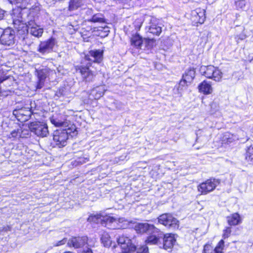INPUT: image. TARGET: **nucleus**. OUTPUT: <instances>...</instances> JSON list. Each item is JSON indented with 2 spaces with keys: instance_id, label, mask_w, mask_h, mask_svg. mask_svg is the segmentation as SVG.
<instances>
[{
  "instance_id": "26",
  "label": "nucleus",
  "mask_w": 253,
  "mask_h": 253,
  "mask_svg": "<svg viewBox=\"0 0 253 253\" xmlns=\"http://www.w3.org/2000/svg\"><path fill=\"white\" fill-rule=\"evenodd\" d=\"M89 20V22L93 23H107L104 15L100 13L94 14L93 16L91 17V19Z\"/></svg>"
},
{
  "instance_id": "12",
  "label": "nucleus",
  "mask_w": 253,
  "mask_h": 253,
  "mask_svg": "<svg viewBox=\"0 0 253 253\" xmlns=\"http://www.w3.org/2000/svg\"><path fill=\"white\" fill-rule=\"evenodd\" d=\"M36 72L38 78V83L37 85V89H41L42 87L46 77L55 74L54 70H51L46 67L39 70L37 69Z\"/></svg>"
},
{
  "instance_id": "25",
  "label": "nucleus",
  "mask_w": 253,
  "mask_h": 253,
  "mask_svg": "<svg viewBox=\"0 0 253 253\" xmlns=\"http://www.w3.org/2000/svg\"><path fill=\"white\" fill-rule=\"evenodd\" d=\"M101 243L105 247L109 248L111 247L113 243L111 240V238L109 234L107 232H103L101 235L100 238Z\"/></svg>"
},
{
  "instance_id": "32",
  "label": "nucleus",
  "mask_w": 253,
  "mask_h": 253,
  "mask_svg": "<svg viewBox=\"0 0 253 253\" xmlns=\"http://www.w3.org/2000/svg\"><path fill=\"white\" fill-rule=\"evenodd\" d=\"M224 246V241L223 239L221 240L218 243L217 246L214 249L215 253H222V250Z\"/></svg>"
},
{
  "instance_id": "52",
  "label": "nucleus",
  "mask_w": 253,
  "mask_h": 253,
  "mask_svg": "<svg viewBox=\"0 0 253 253\" xmlns=\"http://www.w3.org/2000/svg\"><path fill=\"white\" fill-rule=\"evenodd\" d=\"M113 244H114V245H113V247L114 248V247H115V243H114Z\"/></svg>"
},
{
  "instance_id": "21",
  "label": "nucleus",
  "mask_w": 253,
  "mask_h": 253,
  "mask_svg": "<svg viewBox=\"0 0 253 253\" xmlns=\"http://www.w3.org/2000/svg\"><path fill=\"white\" fill-rule=\"evenodd\" d=\"M227 222L230 226H235L242 222V219L238 213H234L227 217Z\"/></svg>"
},
{
  "instance_id": "38",
  "label": "nucleus",
  "mask_w": 253,
  "mask_h": 253,
  "mask_svg": "<svg viewBox=\"0 0 253 253\" xmlns=\"http://www.w3.org/2000/svg\"><path fill=\"white\" fill-rule=\"evenodd\" d=\"M19 134H20V132H19L18 130H14L12 131L10 134L9 138H16Z\"/></svg>"
},
{
  "instance_id": "34",
  "label": "nucleus",
  "mask_w": 253,
  "mask_h": 253,
  "mask_svg": "<svg viewBox=\"0 0 253 253\" xmlns=\"http://www.w3.org/2000/svg\"><path fill=\"white\" fill-rule=\"evenodd\" d=\"M253 158V145L247 147L246 152V158Z\"/></svg>"
},
{
  "instance_id": "7",
  "label": "nucleus",
  "mask_w": 253,
  "mask_h": 253,
  "mask_svg": "<svg viewBox=\"0 0 253 253\" xmlns=\"http://www.w3.org/2000/svg\"><path fill=\"white\" fill-rule=\"evenodd\" d=\"M57 44V42L55 38L51 37L40 42L38 48V51L42 55H46L54 50Z\"/></svg>"
},
{
  "instance_id": "14",
  "label": "nucleus",
  "mask_w": 253,
  "mask_h": 253,
  "mask_svg": "<svg viewBox=\"0 0 253 253\" xmlns=\"http://www.w3.org/2000/svg\"><path fill=\"white\" fill-rule=\"evenodd\" d=\"M88 237L86 236L72 237L68 241L67 244L69 247L78 249L83 247L87 244Z\"/></svg>"
},
{
  "instance_id": "43",
  "label": "nucleus",
  "mask_w": 253,
  "mask_h": 253,
  "mask_svg": "<svg viewBox=\"0 0 253 253\" xmlns=\"http://www.w3.org/2000/svg\"><path fill=\"white\" fill-rule=\"evenodd\" d=\"M8 78V77L7 76L3 75H2V73H0V83L6 80Z\"/></svg>"
},
{
  "instance_id": "39",
  "label": "nucleus",
  "mask_w": 253,
  "mask_h": 253,
  "mask_svg": "<svg viewBox=\"0 0 253 253\" xmlns=\"http://www.w3.org/2000/svg\"><path fill=\"white\" fill-rule=\"evenodd\" d=\"M211 250V246L209 244H206L204 247L203 253H209V251Z\"/></svg>"
},
{
  "instance_id": "22",
  "label": "nucleus",
  "mask_w": 253,
  "mask_h": 253,
  "mask_svg": "<svg viewBox=\"0 0 253 253\" xmlns=\"http://www.w3.org/2000/svg\"><path fill=\"white\" fill-rule=\"evenodd\" d=\"M195 69L193 67H190L186 69L184 74H183L182 78L185 79L189 83H190L195 77Z\"/></svg>"
},
{
  "instance_id": "29",
  "label": "nucleus",
  "mask_w": 253,
  "mask_h": 253,
  "mask_svg": "<svg viewBox=\"0 0 253 253\" xmlns=\"http://www.w3.org/2000/svg\"><path fill=\"white\" fill-rule=\"evenodd\" d=\"M51 123L56 126H66L67 123L64 120L53 116L50 119Z\"/></svg>"
},
{
  "instance_id": "31",
  "label": "nucleus",
  "mask_w": 253,
  "mask_h": 253,
  "mask_svg": "<svg viewBox=\"0 0 253 253\" xmlns=\"http://www.w3.org/2000/svg\"><path fill=\"white\" fill-rule=\"evenodd\" d=\"M82 14H84V18L85 21L89 22V19H91V17L93 16L94 13H93V11L92 9L86 8L83 10Z\"/></svg>"
},
{
  "instance_id": "18",
  "label": "nucleus",
  "mask_w": 253,
  "mask_h": 253,
  "mask_svg": "<svg viewBox=\"0 0 253 253\" xmlns=\"http://www.w3.org/2000/svg\"><path fill=\"white\" fill-rule=\"evenodd\" d=\"M205 10L204 9H196L192 12V20L195 24L204 23L205 19Z\"/></svg>"
},
{
  "instance_id": "50",
  "label": "nucleus",
  "mask_w": 253,
  "mask_h": 253,
  "mask_svg": "<svg viewBox=\"0 0 253 253\" xmlns=\"http://www.w3.org/2000/svg\"><path fill=\"white\" fill-rule=\"evenodd\" d=\"M213 105H215V104H214V103H212L211 104V107H212Z\"/></svg>"
},
{
  "instance_id": "2",
  "label": "nucleus",
  "mask_w": 253,
  "mask_h": 253,
  "mask_svg": "<svg viewBox=\"0 0 253 253\" xmlns=\"http://www.w3.org/2000/svg\"><path fill=\"white\" fill-rule=\"evenodd\" d=\"M30 9L15 8L13 9L11 14L13 19V24L14 28L17 30L18 34L20 35H25L29 33L28 23L24 21L23 15L24 13L28 14Z\"/></svg>"
},
{
  "instance_id": "49",
  "label": "nucleus",
  "mask_w": 253,
  "mask_h": 253,
  "mask_svg": "<svg viewBox=\"0 0 253 253\" xmlns=\"http://www.w3.org/2000/svg\"><path fill=\"white\" fill-rule=\"evenodd\" d=\"M250 164L253 165V159H248Z\"/></svg>"
},
{
  "instance_id": "16",
  "label": "nucleus",
  "mask_w": 253,
  "mask_h": 253,
  "mask_svg": "<svg viewBox=\"0 0 253 253\" xmlns=\"http://www.w3.org/2000/svg\"><path fill=\"white\" fill-rule=\"evenodd\" d=\"M103 54V51L102 50H91L85 55L84 58L87 61L99 63L102 60Z\"/></svg>"
},
{
  "instance_id": "45",
  "label": "nucleus",
  "mask_w": 253,
  "mask_h": 253,
  "mask_svg": "<svg viewBox=\"0 0 253 253\" xmlns=\"http://www.w3.org/2000/svg\"><path fill=\"white\" fill-rule=\"evenodd\" d=\"M82 164V163L81 162L78 161L76 160H75L74 161L72 162V163H71V164L72 165V168H74V167L77 166L78 165H79V164Z\"/></svg>"
},
{
  "instance_id": "11",
  "label": "nucleus",
  "mask_w": 253,
  "mask_h": 253,
  "mask_svg": "<svg viewBox=\"0 0 253 253\" xmlns=\"http://www.w3.org/2000/svg\"><path fill=\"white\" fill-rule=\"evenodd\" d=\"M0 38V43L10 46L14 44L15 42V32L11 28L2 29Z\"/></svg>"
},
{
  "instance_id": "28",
  "label": "nucleus",
  "mask_w": 253,
  "mask_h": 253,
  "mask_svg": "<svg viewBox=\"0 0 253 253\" xmlns=\"http://www.w3.org/2000/svg\"><path fill=\"white\" fill-rule=\"evenodd\" d=\"M83 5V0H70L69 4V10L73 11L77 9Z\"/></svg>"
},
{
  "instance_id": "1",
  "label": "nucleus",
  "mask_w": 253,
  "mask_h": 253,
  "mask_svg": "<svg viewBox=\"0 0 253 253\" xmlns=\"http://www.w3.org/2000/svg\"><path fill=\"white\" fill-rule=\"evenodd\" d=\"M44 13L40 5H34L30 8L28 14L23 15L24 21L28 23L29 34L38 38L41 37L43 33V29L40 24Z\"/></svg>"
},
{
  "instance_id": "17",
  "label": "nucleus",
  "mask_w": 253,
  "mask_h": 253,
  "mask_svg": "<svg viewBox=\"0 0 253 253\" xmlns=\"http://www.w3.org/2000/svg\"><path fill=\"white\" fill-rule=\"evenodd\" d=\"M146 30L147 33L153 35L159 36L162 32V27L157 23L155 19H151L149 25L146 27Z\"/></svg>"
},
{
  "instance_id": "36",
  "label": "nucleus",
  "mask_w": 253,
  "mask_h": 253,
  "mask_svg": "<svg viewBox=\"0 0 253 253\" xmlns=\"http://www.w3.org/2000/svg\"><path fill=\"white\" fill-rule=\"evenodd\" d=\"M137 168L145 169L147 167L146 163L144 161H139L136 164Z\"/></svg>"
},
{
  "instance_id": "15",
  "label": "nucleus",
  "mask_w": 253,
  "mask_h": 253,
  "mask_svg": "<svg viewBox=\"0 0 253 253\" xmlns=\"http://www.w3.org/2000/svg\"><path fill=\"white\" fill-rule=\"evenodd\" d=\"M89 66H90V63H87L86 66L81 65L76 67L77 72H79L84 80L87 82L92 81L94 77L93 73L89 69Z\"/></svg>"
},
{
  "instance_id": "6",
  "label": "nucleus",
  "mask_w": 253,
  "mask_h": 253,
  "mask_svg": "<svg viewBox=\"0 0 253 253\" xmlns=\"http://www.w3.org/2000/svg\"><path fill=\"white\" fill-rule=\"evenodd\" d=\"M70 128L59 129L54 131L53 134V139L55 144L59 147H62L67 145L69 134L71 132Z\"/></svg>"
},
{
  "instance_id": "37",
  "label": "nucleus",
  "mask_w": 253,
  "mask_h": 253,
  "mask_svg": "<svg viewBox=\"0 0 253 253\" xmlns=\"http://www.w3.org/2000/svg\"><path fill=\"white\" fill-rule=\"evenodd\" d=\"M8 1L10 3L12 4H16L18 7L17 8H20V7L21 6V5H19L18 4L20 3L21 0H6Z\"/></svg>"
},
{
  "instance_id": "41",
  "label": "nucleus",
  "mask_w": 253,
  "mask_h": 253,
  "mask_svg": "<svg viewBox=\"0 0 253 253\" xmlns=\"http://www.w3.org/2000/svg\"><path fill=\"white\" fill-rule=\"evenodd\" d=\"M11 229V227L9 226H3L1 228H0V231L1 232H7L8 231H10Z\"/></svg>"
},
{
  "instance_id": "9",
  "label": "nucleus",
  "mask_w": 253,
  "mask_h": 253,
  "mask_svg": "<svg viewBox=\"0 0 253 253\" xmlns=\"http://www.w3.org/2000/svg\"><path fill=\"white\" fill-rule=\"evenodd\" d=\"M220 183L219 179L210 178L200 184L198 186V190L202 194H207L213 191Z\"/></svg>"
},
{
  "instance_id": "44",
  "label": "nucleus",
  "mask_w": 253,
  "mask_h": 253,
  "mask_svg": "<svg viewBox=\"0 0 253 253\" xmlns=\"http://www.w3.org/2000/svg\"><path fill=\"white\" fill-rule=\"evenodd\" d=\"M67 241V240L66 238H64L63 240L58 241L56 243V246H61V245H64V244H65L66 243Z\"/></svg>"
},
{
  "instance_id": "42",
  "label": "nucleus",
  "mask_w": 253,
  "mask_h": 253,
  "mask_svg": "<svg viewBox=\"0 0 253 253\" xmlns=\"http://www.w3.org/2000/svg\"><path fill=\"white\" fill-rule=\"evenodd\" d=\"M96 91L99 92L98 94L96 95V97L97 98H99L101 96H102L104 94V91L103 90H100V87H97L96 89H95Z\"/></svg>"
},
{
  "instance_id": "5",
  "label": "nucleus",
  "mask_w": 253,
  "mask_h": 253,
  "mask_svg": "<svg viewBox=\"0 0 253 253\" xmlns=\"http://www.w3.org/2000/svg\"><path fill=\"white\" fill-rule=\"evenodd\" d=\"M106 226H109L111 224H114V226L118 229L133 228L134 221L128 220L125 218H119L118 220L114 217L108 216L106 217ZM110 228V227H108Z\"/></svg>"
},
{
  "instance_id": "47",
  "label": "nucleus",
  "mask_w": 253,
  "mask_h": 253,
  "mask_svg": "<svg viewBox=\"0 0 253 253\" xmlns=\"http://www.w3.org/2000/svg\"><path fill=\"white\" fill-rule=\"evenodd\" d=\"M81 253H93L92 250L90 248H86L84 249Z\"/></svg>"
},
{
  "instance_id": "3",
  "label": "nucleus",
  "mask_w": 253,
  "mask_h": 253,
  "mask_svg": "<svg viewBox=\"0 0 253 253\" xmlns=\"http://www.w3.org/2000/svg\"><path fill=\"white\" fill-rule=\"evenodd\" d=\"M157 219L158 223L163 225L169 229L175 230L179 228V221L171 213L162 214L158 217Z\"/></svg>"
},
{
  "instance_id": "23",
  "label": "nucleus",
  "mask_w": 253,
  "mask_h": 253,
  "mask_svg": "<svg viewBox=\"0 0 253 253\" xmlns=\"http://www.w3.org/2000/svg\"><path fill=\"white\" fill-rule=\"evenodd\" d=\"M31 108L32 107L31 106ZM31 109H30V110L27 111L26 114H24V110L23 109H21L20 110H14L13 111V114L16 117L17 120H20L21 119L20 118L21 116H24L25 117L24 118V120H27L31 115L32 112L31 111Z\"/></svg>"
},
{
  "instance_id": "46",
  "label": "nucleus",
  "mask_w": 253,
  "mask_h": 253,
  "mask_svg": "<svg viewBox=\"0 0 253 253\" xmlns=\"http://www.w3.org/2000/svg\"><path fill=\"white\" fill-rule=\"evenodd\" d=\"M6 11L0 8V20L3 19Z\"/></svg>"
},
{
  "instance_id": "20",
  "label": "nucleus",
  "mask_w": 253,
  "mask_h": 253,
  "mask_svg": "<svg viewBox=\"0 0 253 253\" xmlns=\"http://www.w3.org/2000/svg\"><path fill=\"white\" fill-rule=\"evenodd\" d=\"M94 35L99 36L101 38H105L107 37L110 32L109 28L105 26L104 27H99L97 28H94L92 32Z\"/></svg>"
},
{
  "instance_id": "27",
  "label": "nucleus",
  "mask_w": 253,
  "mask_h": 253,
  "mask_svg": "<svg viewBox=\"0 0 253 253\" xmlns=\"http://www.w3.org/2000/svg\"><path fill=\"white\" fill-rule=\"evenodd\" d=\"M143 43V40L138 35L133 36L131 39V43L137 48H141Z\"/></svg>"
},
{
  "instance_id": "35",
  "label": "nucleus",
  "mask_w": 253,
  "mask_h": 253,
  "mask_svg": "<svg viewBox=\"0 0 253 253\" xmlns=\"http://www.w3.org/2000/svg\"><path fill=\"white\" fill-rule=\"evenodd\" d=\"M231 232V228L230 227H226L224 230L222 237L224 239L227 238L230 235Z\"/></svg>"
},
{
  "instance_id": "48",
  "label": "nucleus",
  "mask_w": 253,
  "mask_h": 253,
  "mask_svg": "<svg viewBox=\"0 0 253 253\" xmlns=\"http://www.w3.org/2000/svg\"><path fill=\"white\" fill-rule=\"evenodd\" d=\"M246 38V36L245 35H242L241 36V37L239 38L240 39L243 40L244 39H245Z\"/></svg>"
},
{
  "instance_id": "4",
  "label": "nucleus",
  "mask_w": 253,
  "mask_h": 253,
  "mask_svg": "<svg viewBox=\"0 0 253 253\" xmlns=\"http://www.w3.org/2000/svg\"><path fill=\"white\" fill-rule=\"evenodd\" d=\"M137 233H147L162 234V231L159 228L155 227L153 224H150L148 223H139L134 221L133 228Z\"/></svg>"
},
{
  "instance_id": "40",
  "label": "nucleus",
  "mask_w": 253,
  "mask_h": 253,
  "mask_svg": "<svg viewBox=\"0 0 253 253\" xmlns=\"http://www.w3.org/2000/svg\"><path fill=\"white\" fill-rule=\"evenodd\" d=\"M187 83H189L185 79L182 78V79L180 81L178 89H179L180 86H185L186 85Z\"/></svg>"
},
{
  "instance_id": "10",
  "label": "nucleus",
  "mask_w": 253,
  "mask_h": 253,
  "mask_svg": "<svg viewBox=\"0 0 253 253\" xmlns=\"http://www.w3.org/2000/svg\"><path fill=\"white\" fill-rule=\"evenodd\" d=\"M31 131L38 136L43 137L48 134V127L46 125L41 122H32L29 125Z\"/></svg>"
},
{
  "instance_id": "53",
  "label": "nucleus",
  "mask_w": 253,
  "mask_h": 253,
  "mask_svg": "<svg viewBox=\"0 0 253 253\" xmlns=\"http://www.w3.org/2000/svg\"><path fill=\"white\" fill-rule=\"evenodd\" d=\"M251 61H253V57H252V58Z\"/></svg>"
},
{
  "instance_id": "19",
  "label": "nucleus",
  "mask_w": 253,
  "mask_h": 253,
  "mask_svg": "<svg viewBox=\"0 0 253 253\" xmlns=\"http://www.w3.org/2000/svg\"><path fill=\"white\" fill-rule=\"evenodd\" d=\"M198 89L200 92L203 93L205 95L211 94L213 91L211 85L206 81H204L199 84Z\"/></svg>"
},
{
  "instance_id": "13",
  "label": "nucleus",
  "mask_w": 253,
  "mask_h": 253,
  "mask_svg": "<svg viewBox=\"0 0 253 253\" xmlns=\"http://www.w3.org/2000/svg\"><path fill=\"white\" fill-rule=\"evenodd\" d=\"M176 235L172 233L164 234L162 232L161 238L163 239V243L160 244L164 249L166 250L172 249L176 241Z\"/></svg>"
},
{
  "instance_id": "24",
  "label": "nucleus",
  "mask_w": 253,
  "mask_h": 253,
  "mask_svg": "<svg viewBox=\"0 0 253 253\" xmlns=\"http://www.w3.org/2000/svg\"><path fill=\"white\" fill-rule=\"evenodd\" d=\"M147 237L145 242L147 244L155 245L160 242V239L162 238V235L158 234H151Z\"/></svg>"
},
{
  "instance_id": "30",
  "label": "nucleus",
  "mask_w": 253,
  "mask_h": 253,
  "mask_svg": "<svg viewBox=\"0 0 253 253\" xmlns=\"http://www.w3.org/2000/svg\"><path fill=\"white\" fill-rule=\"evenodd\" d=\"M102 216L100 214H91L87 218V221L90 223H98L103 220L101 218ZM106 218L103 220H106Z\"/></svg>"
},
{
  "instance_id": "51",
  "label": "nucleus",
  "mask_w": 253,
  "mask_h": 253,
  "mask_svg": "<svg viewBox=\"0 0 253 253\" xmlns=\"http://www.w3.org/2000/svg\"><path fill=\"white\" fill-rule=\"evenodd\" d=\"M64 253H72L71 252H65Z\"/></svg>"
},
{
  "instance_id": "33",
  "label": "nucleus",
  "mask_w": 253,
  "mask_h": 253,
  "mask_svg": "<svg viewBox=\"0 0 253 253\" xmlns=\"http://www.w3.org/2000/svg\"><path fill=\"white\" fill-rule=\"evenodd\" d=\"M246 2L245 1V0H239L238 1H235V5L238 9H244L246 6Z\"/></svg>"
},
{
  "instance_id": "8",
  "label": "nucleus",
  "mask_w": 253,
  "mask_h": 253,
  "mask_svg": "<svg viewBox=\"0 0 253 253\" xmlns=\"http://www.w3.org/2000/svg\"><path fill=\"white\" fill-rule=\"evenodd\" d=\"M200 72L202 75L205 76L206 78L212 79L215 81H219L222 77V73L220 71L211 65L202 66Z\"/></svg>"
}]
</instances>
